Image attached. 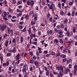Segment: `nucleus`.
<instances>
[{"instance_id":"nucleus-42","label":"nucleus","mask_w":77,"mask_h":77,"mask_svg":"<svg viewBox=\"0 0 77 77\" xmlns=\"http://www.w3.org/2000/svg\"><path fill=\"white\" fill-rule=\"evenodd\" d=\"M4 14L5 16V17H6V15H7V13H6V12H4Z\"/></svg>"},{"instance_id":"nucleus-11","label":"nucleus","mask_w":77,"mask_h":77,"mask_svg":"<svg viewBox=\"0 0 77 77\" xmlns=\"http://www.w3.org/2000/svg\"><path fill=\"white\" fill-rule=\"evenodd\" d=\"M54 42L55 43H56V44H57V43H59V41L57 39H55L54 40Z\"/></svg>"},{"instance_id":"nucleus-52","label":"nucleus","mask_w":77,"mask_h":77,"mask_svg":"<svg viewBox=\"0 0 77 77\" xmlns=\"http://www.w3.org/2000/svg\"><path fill=\"white\" fill-rule=\"evenodd\" d=\"M56 69H57L58 70H60V69L59 68V66H56Z\"/></svg>"},{"instance_id":"nucleus-16","label":"nucleus","mask_w":77,"mask_h":77,"mask_svg":"<svg viewBox=\"0 0 77 77\" xmlns=\"http://www.w3.org/2000/svg\"><path fill=\"white\" fill-rule=\"evenodd\" d=\"M23 36H21V37L20 42L21 43H23Z\"/></svg>"},{"instance_id":"nucleus-62","label":"nucleus","mask_w":77,"mask_h":77,"mask_svg":"<svg viewBox=\"0 0 77 77\" xmlns=\"http://www.w3.org/2000/svg\"><path fill=\"white\" fill-rule=\"evenodd\" d=\"M30 63H33V60H32L30 61Z\"/></svg>"},{"instance_id":"nucleus-15","label":"nucleus","mask_w":77,"mask_h":77,"mask_svg":"<svg viewBox=\"0 0 77 77\" xmlns=\"http://www.w3.org/2000/svg\"><path fill=\"white\" fill-rule=\"evenodd\" d=\"M1 30H2V31H4L5 30V26L4 25H3L2 27L1 28Z\"/></svg>"},{"instance_id":"nucleus-33","label":"nucleus","mask_w":77,"mask_h":77,"mask_svg":"<svg viewBox=\"0 0 77 77\" xmlns=\"http://www.w3.org/2000/svg\"><path fill=\"white\" fill-rule=\"evenodd\" d=\"M22 32H25L26 31V27H25L24 29L23 30H22Z\"/></svg>"},{"instance_id":"nucleus-1","label":"nucleus","mask_w":77,"mask_h":77,"mask_svg":"<svg viewBox=\"0 0 77 77\" xmlns=\"http://www.w3.org/2000/svg\"><path fill=\"white\" fill-rule=\"evenodd\" d=\"M27 71V64H25L23 67L22 69V72H25L26 73V71Z\"/></svg>"},{"instance_id":"nucleus-23","label":"nucleus","mask_w":77,"mask_h":77,"mask_svg":"<svg viewBox=\"0 0 77 77\" xmlns=\"http://www.w3.org/2000/svg\"><path fill=\"white\" fill-rule=\"evenodd\" d=\"M12 42H13V43H16V41L15 38L13 39V40H12Z\"/></svg>"},{"instance_id":"nucleus-55","label":"nucleus","mask_w":77,"mask_h":77,"mask_svg":"<svg viewBox=\"0 0 77 77\" xmlns=\"http://www.w3.org/2000/svg\"><path fill=\"white\" fill-rule=\"evenodd\" d=\"M66 61V58L63 59V62H65Z\"/></svg>"},{"instance_id":"nucleus-25","label":"nucleus","mask_w":77,"mask_h":77,"mask_svg":"<svg viewBox=\"0 0 77 77\" xmlns=\"http://www.w3.org/2000/svg\"><path fill=\"white\" fill-rule=\"evenodd\" d=\"M74 70H77V65H75L74 66Z\"/></svg>"},{"instance_id":"nucleus-48","label":"nucleus","mask_w":77,"mask_h":77,"mask_svg":"<svg viewBox=\"0 0 77 77\" xmlns=\"http://www.w3.org/2000/svg\"><path fill=\"white\" fill-rule=\"evenodd\" d=\"M21 3H22V2H21V1H19L18 3H17V4L18 5H20L21 4Z\"/></svg>"},{"instance_id":"nucleus-17","label":"nucleus","mask_w":77,"mask_h":77,"mask_svg":"<svg viewBox=\"0 0 77 77\" xmlns=\"http://www.w3.org/2000/svg\"><path fill=\"white\" fill-rule=\"evenodd\" d=\"M61 57L62 58H65L66 56L64 54H62L60 55Z\"/></svg>"},{"instance_id":"nucleus-34","label":"nucleus","mask_w":77,"mask_h":77,"mask_svg":"<svg viewBox=\"0 0 77 77\" xmlns=\"http://www.w3.org/2000/svg\"><path fill=\"white\" fill-rule=\"evenodd\" d=\"M67 36H70V34H69V32L67 31Z\"/></svg>"},{"instance_id":"nucleus-13","label":"nucleus","mask_w":77,"mask_h":77,"mask_svg":"<svg viewBox=\"0 0 77 77\" xmlns=\"http://www.w3.org/2000/svg\"><path fill=\"white\" fill-rule=\"evenodd\" d=\"M33 5H34V2L33 1H32L30 2V5L31 6H33Z\"/></svg>"},{"instance_id":"nucleus-61","label":"nucleus","mask_w":77,"mask_h":77,"mask_svg":"<svg viewBox=\"0 0 77 77\" xmlns=\"http://www.w3.org/2000/svg\"><path fill=\"white\" fill-rule=\"evenodd\" d=\"M49 33L50 34H52V33H53V31L50 30L49 31Z\"/></svg>"},{"instance_id":"nucleus-50","label":"nucleus","mask_w":77,"mask_h":77,"mask_svg":"<svg viewBox=\"0 0 77 77\" xmlns=\"http://www.w3.org/2000/svg\"><path fill=\"white\" fill-rule=\"evenodd\" d=\"M53 6H54L53 7H52V11L53 12V10H54V9H55V7L54 6V5H53Z\"/></svg>"},{"instance_id":"nucleus-47","label":"nucleus","mask_w":77,"mask_h":77,"mask_svg":"<svg viewBox=\"0 0 77 77\" xmlns=\"http://www.w3.org/2000/svg\"><path fill=\"white\" fill-rule=\"evenodd\" d=\"M31 29L30 28H29V30H28V31L29 32V33L30 34V33H31Z\"/></svg>"},{"instance_id":"nucleus-35","label":"nucleus","mask_w":77,"mask_h":77,"mask_svg":"<svg viewBox=\"0 0 77 77\" xmlns=\"http://www.w3.org/2000/svg\"><path fill=\"white\" fill-rule=\"evenodd\" d=\"M46 75H49V71H48V70H47L46 72Z\"/></svg>"},{"instance_id":"nucleus-5","label":"nucleus","mask_w":77,"mask_h":77,"mask_svg":"<svg viewBox=\"0 0 77 77\" xmlns=\"http://www.w3.org/2000/svg\"><path fill=\"white\" fill-rule=\"evenodd\" d=\"M34 64H35L37 67V68H38L39 67V65L38 64V62H36V61L34 62Z\"/></svg>"},{"instance_id":"nucleus-21","label":"nucleus","mask_w":77,"mask_h":77,"mask_svg":"<svg viewBox=\"0 0 77 77\" xmlns=\"http://www.w3.org/2000/svg\"><path fill=\"white\" fill-rule=\"evenodd\" d=\"M50 17V14H49V13H48L47 16V19H48Z\"/></svg>"},{"instance_id":"nucleus-64","label":"nucleus","mask_w":77,"mask_h":77,"mask_svg":"<svg viewBox=\"0 0 77 77\" xmlns=\"http://www.w3.org/2000/svg\"><path fill=\"white\" fill-rule=\"evenodd\" d=\"M74 38L75 39H77V35H76L75 36Z\"/></svg>"},{"instance_id":"nucleus-22","label":"nucleus","mask_w":77,"mask_h":77,"mask_svg":"<svg viewBox=\"0 0 77 77\" xmlns=\"http://www.w3.org/2000/svg\"><path fill=\"white\" fill-rule=\"evenodd\" d=\"M19 37L18 36H17L16 37V42H19Z\"/></svg>"},{"instance_id":"nucleus-41","label":"nucleus","mask_w":77,"mask_h":77,"mask_svg":"<svg viewBox=\"0 0 77 77\" xmlns=\"http://www.w3.org/2000/svg\"><path fill=\"white\" fill-rule=\"evenodd\" d=\"M41 69H39V71H40V74H42L43 73V72H42V71L41 70Z\"/></svg>"},{"instance_id":"nucleus-39","label":"nucleus","mask_w":77,"mask_h":77,"mask_svg":"<svg viewBox=\"0 0 77 77\" xmlns=\"http://www.w3.org/2000/svg\"><path fill=\"white\" fill-rule=\"evenodd\" d=\"M77 70H74V74L75 75H76V73L77 72Z\"/></svg>"},{"instance_id":"nucleus-63","label":"nucleus","mask_w":77,"mask_h":77,"mask_svg":"<svg viewBox=\"0 0 77 77\" xmlns=\"http://www.w3.org/2000/svg\"><path fill=\"white\" fill-rule=\"evenodd\" d=\"M29 54L31 56H33V53H32V52H29Z\"/></svg>"},{"instance_id":"nucleus-53","label":"nucleus","mask_w":77,"mask_h":77,"mask_svg":"<svg viewBox=\"0 0 77 77\" xmlns=\"http://www.w3.org/2000/svg\"><path fill=\"white\" fill-rule=\"evenodd\" d=\"M29 17V15H26L25 17V18H26V20L28 18V17Z\"/></svg>"},{"instance_id":"nucleus-56","label":"nucleus","mask_w":77,"mask_h":77,"mask_svg":"<svg viewBox=\"0 0 77 77\" xmlns=\"http://www.w3.org/2000/svg\"><path fill=\"white\" fill-rule=\"evenodd\" d=\"M27 4L28 5H30V1H29L27 2Z\"/></svg>"},{"instance_id":"nucleus-40","label":"nucleus","mask_w":77,"mask_h":77,"mask_svg":"<svg viewBox=\"0 0 77 77\" xmlns=\"http://www.w3.org/2000/svg\"><path fill=\"white\" fill-rule=\"evenodd\" d=\"M24 24V22H23V21L20 22L19 23V24L20 25H22V24Z\"/></svg>"},{"instance_id":"nucleus-29","label":"nucleus","mask_w":77,"mask_h":77,"mask_svg":"<svg viewBox=\"0 0 77 77\" xmlns=\"http://www.w3.org/2000/svg\"><path fill=\"white\" fill-rule=\"evenodd\" d=\"M63 36L64 35L63 34H60L58 36L60 38H62V37H63Z\"/></svg>"},{"instance_id":"nucleus-3","label":"nucleus","mask_w":77,"mask_h":77,"mask_svg":"<svg viewBox=\"0 0 77 77\" xmlns=\"http://www.w3.org/2000/svg\"><path fill=\"white\" fill-rule=\"evenodd\" d=\"M20 54H18L16 57V60H19V59H21V58L20 57Z\"/></svg>"},{"instance_id":"nucleus-27","label":"nucleus","mask_w":77,"mask_h":77,"mask_svg":"<svg viewBox=\"0 0 77 77\" xmlns=\"http://www.w3.org/2000/svg\"><path fill=\"white\" fill-rule=\"evenodd\" d=\"M3 18L5 21H6V20H8V19L7 18L3 16Z\"/></svg>"},{"instance_id":"nucleus-26","label":"nucleus","mask_w":77,"mask_h":77,"mask_svg":"<svg viewBox=\"0 0 77 77\" xmlns=\"http://www.w3.org/2000/svg\"><path fill=\"white\" fill-rule=\"evenodd\" d=\"M31 25L33 26V25H34V24H35V22H33V21H31Z\"/></svg>"},{"instance_id":"nucleus-31","label":"nucleus","mask_w":77,"mask_h":77,"mask_svg":"<svg viewBox=\"0 0 77 77\" xmlns=\"http://www.w3.org/2000/svg\"><path fill=\"white\" fill-rule=\"evenodd\" d=\"M67 73H68V72L67 71V70H66V69H65L64 74H67Z\"/></svg>"},{"instance_id":"nucleus-24","label":"nucleus","mask_w":77,"mask_h":77,"mask_svg":"<svg viewBox=\"0 0 77 77\" xmlns=\"http://www.w3.org/2000/svg\"><path fill=\"white\" fill-rule=\"evenodd\" d=\"M60 44H63V40H62V39H60Z\"/></svg>"},{"instance_id":"nucleus-32","label":"nucleus","mask_w":77,"mask_h":77,"mask_svg":"<svg viewBox=\"0 0 77 77\" xmlns=\"http://www.w3.org/2000/svg\"><path fill=\"white\" fill-rule=\"evenodd\" d=\"M8 33H9V32H10L12 29H10V28H9V27H8Z\"/></svg>"},{"instance_id":"nucleus-37","label":"nucleus","mask_w":77,"mask_h":77,"mask_svg":"<svg viewBox=\"0 0 77 77\" xmlns=\"http://www.w3.org/2000/svg\"><path fill=\"white\" fill-rule=\"evenodd\" d=\"M75 13V11H73L72 13V16H74Z\"/></svg>"},{"instance_id":"nucleus-45","label":"nucleus","mask_w":77,"mask_h":77,"mask_svg":"<svg viewBox=\"0 0 77 77\" xmlns=\"http://www.w3.org/2000/svg\"><path fill=\"white\" fill-rule=\"evenodd\" d=\"M69 68H72V65L71 64H69Z\"/></svg>"},{"instance_id":"nucleus-44","label":"nucleus","mask_w":77,"mask_h":77,"mask_svg":"<svg viewBox=\"0 0 77 77\" xmlns=\"http://www.w3.org/2000/svg\"><path fill=\"white\" fill-rule=\"evenodd\" d=\"M32 44H34V45H35L37 46L38 45V44H37V42H33Z\"/></svg>"},{"instance_id":"nucleus-12","label":"nucleus","mask_w":77,"mask_h":77,"mask_svg":"<svg viewBox=\"0 0 77 77\" xmlns=\"http://www.w3.org/2000/svg\"><path fill=\"white\" fill-rule=\"evenodd\" d=\"M8 42H9L8 41H7L6 42L5 45L6 47H8Z\"/></svg>"},{"instance_id":"nucleus-10","label":"nucleus","mask_w":77,"mask_h":77,"mask_svg":"<svg viewBox=\"0 0 77 77\" xmlns=\"http://www.w3.org/2000/svg\"><path fill=\"white\" fill-rule=\"evenodd\" d=\"M60 56V53L58 52V53L56 54V57H59V56Z\"/></svg>"},{"instance_id":"nucleus-59","label":"nucleus","mask_w":77,"mask_h":77,"mask_svg":"<svg viewBox=\"0 0 77 77\" xmlns=\"http://www.w3.org/2000/svg\"><path fill=\"white\" fill-rule=\"evenodd\" d=\"M36 54L37 56H39V52H36Z\"/></svg>"},{"instance_id":"nucleus-49","label":"nucleus","mask_w":77,"mask_h":77,"mask_svg":"<svg viewBox=\"0 0 77 77\" xmlns=\"http://www.w3.org/2000/svg\"><path fill=\"white\" fill-rule=\"evenodd\" d=\"M62 33H63V32L62 31H60L59 32V35H62Z\"/></svg>"},{"instance_id":"nucleus-19","label":"nucleus","mask_w":77,"mask_h":77,"mask_svg":"<svg viewBox=\"0 0 77 77\" xmlns=\"http://www.w3.org/2000/svg\"><path fill=\"white\" fill-rule=\"evenodd\" d=\"M53 5H54L52 4L50 6V7H49L50 9H53V8L54 7Z\"/></svg>"},{"instance_id":"nucleus-46","label":"nucleus","mask_w":77,"mask_h":77,"mask_svg":"<svg viewBox=\"0 0 77 77\" xmlns=\"http://www.w3.org/2000/svg\"><path fill=\"white\" fill-rule=\"evenodd\" d=\"M53 74H54V75H55L56 74H57V72H53Z\"/></svg>"},{"instance_id":"nucleus-57","label":"nucleus","mask_w":77,"mask_h":77,"mask_svg":"<svg viewBox=\"0 0 77 77\" xmlns=\"http://www.w3.org/2000/svg\"><path fill=\"white\" fill-rule=\"evenodd\" d=\"M18 8L20 9H21V8H22V6H18Z\"/></svg>"},{"instance_id":"nucleus-6","label":"nucleus","mask_w":77,"mask_h":77,"mask_svg":"<svg viewBox=\"0 0 77 77\" xmlns=\"http://www.w3.org/2000/svg\"><path fill=\"white\" fill-rule=\"evenodd\" d=\"M59 67L60 68V69H61L62 72H63V67H62V66L61 65L60 66H59Z\"/></svg>"},{"instance_id":"nucleus-51","label":"nucleus","mask_w":77,"mask_h":77,"mask_svg":"<svg viewBox=\"0 0 77 77\" xmlns=\"http://www.w3.org/2000/svg\"><path fill=\"white\" fill-rule=\"evenodd\" d=\"M75 29L76 28L75 27L73 29V32L74 33H75Z\"/></svg>"},{"instance_id":"nucleus-58","label":"nucleus","mask_w":77,"mask_h":77,"mask_svg":"<svg viewBox=\"0 0 77 77\" xmlns=\"http://www.w3.org/2000/svg\"><path fill=\"white\" fill-rule=\"evenodd\" d=\"M69 5H73V4H72V2H70L69 3Z\"/></svg>"},{"instance_id":"nucleus-28","label":"nucleus","mask_w":77,"mask_h":77,"mask_svg":"<svg viewBox=\"0 0 77 77\" xmlns=\"http://www.w3.org/2000/svg\"><path fill=\"white\" fill-rule=\"evenodd\" d=\"M52 53L51 54H50L52 55L53 56H55V53L54 52H51Z\"/></svg>"},{"instance_id":"nucleus-20","label":"nucleus","mask_w":77,"mask_h":77,"mask_svg":"<svg viewBox=\"0 0 77 77\" xmlns=\"http://www.w3.org/2000/svg\"><path fill=\"white\" fill-rule=\"evenodd\" d=\"M60 14L61 15H64L65 14L63 12V11H60Z\"/></svg>"},{"instance_id":"nucleus-36","label":"nucleus","mask_w":77,"mask_h":77,"mask_svg":"<svg viewBox=\"0 0 77 77\" xmlns=\"http://www.w3.org/2000/svg\"><path fill=\"white\" fill-rule=\"evenodd\" d=\"M7 56L9 57L11 56V53H8L7 54Z\"/></svg>"},{"instance_id":"nucleus-9","label":"nucleus","mask_w":77,"mask_h":77,"mask_svg":"<svg viewBox=\"0 0 77 77\" xmlns=\"http://www.w3.org/2000/svg\"><path fill=\"white\" fill-rule=\"evenodd\" d=\"M68 23V19H65L63 22V24H66Z\"/></svg>"},{"instance_id":"nucleus-43","label":"nucleus","mask_w":77,"mask_h":77,"mask_svg":"<svg viewBox=\"0 0 77 77\" xmlns=\"http://www.w3.org/2000/svg\"><path fill=\"white\" fill-rule=\"evenodd\" d=\"M50 77H54V76H53V74L51 73L50 74Z\"/></svg>"},{"instance_id":"nucleus-18","label":"nucleus","mask_w":77,"mask_h":77,"mask_svg":"<svg viewBox=\"0 0 77 77\" xmlns=\"http://www.w3.org/2000/svg\"><path fill=\"white\" fill-rule=\"evenodd\" d=\"M58 8H60V9H61L62 8V7L61 6V4L60 2L58 3Z\"/></svg>"},{"instance_id":"nucleus-2","label":"nucleus","mask_w":77,"mask_h":77,"mask_svg":"<svg viewBox=\"0 0 77 77\" xmlns=\"http://www.w3.org/2000/svg\"><path fill=\"white\" fill-rule=\"evenodd\" d=\"M17 50H16V48L15 47H14L13 48V50H9L8 51L11 53H15Z\"/></svg>"},{"instance_id":"nucleus-54","label":"nucleus","mask_w":77,"mask_h":77,"mask_svg":"<svg viewBox=\"0 0 77 77\" xmlns=\"http://www.w3.org/2000/svg\"><path fill=\"white\" fill-rule=\"evenodd\" d=\"M4 3L5 4V5L6 6H7V2H6V1H4Z\"/></svg>"},{"instance_id":"nucleus-60","label":"nucleus","mask_w":77,"mask_h":77,"mask_svg":"<svg viewBox=\"0 0 77 77\" xmlns=\"http://www.w3.org/2000/svg\"><path fill=\"white\" fill-rule=\"evenodd\" d=\"M67 15L68 16H71V13L70 12H68Z\"/></svg>"},{"instance_id":"nucleus-8","label":"nucleus","mask_w":77,"mask_h":77,"mask_svg":"<svg viewBox=\"0 0 77 77\" xmlns=\"http://www.w3.org/2000/svg\"><path fill=\"white\" fill-rule=\"evenodd\" d=\"M38 17V15H37V14H36L35 16L34 19L35 20V21H36L37 20V17Z\"/></svg>"},{"instance_id":"nucleus-14","label":"nucleus","mask_w":77,"mask_h":77,"mask_svg":"<svg viewBox=\"0 0 77 77\" xmlns=\"http://www.w3.org/2000/svg\"><path fill=\"white\" fill-rule=\"evenodd\" d=\"M23 27H24V26H22L19 25L18 26L19 29H20V30H21V29H22L23 28Z\"/></svg>"},{"instance_id":"nucleus-4","label":"nucleus","mask_w":77,"mask_h":77,"mask_svg":"<svg viewBox=\"0 0 77 77\" xmlns=\"http://www.w3.org/2000/svg\"><path fill=\"white\" fill-rule=\"evenodd\" d=\"M63 75V74L61 72V71H60V73H58L57 75V77H60V76L62 77Z\"/></svg>"},{"instance_id":"nucleus-38","label":"nucleus","mask_w":77,"mask_h":77,"mask_svg":"<svg viewBox=\"0 0 77 77\" xmlns=\"http://www.w3.org/2000/svg\"><path fill=\"white\" fill-rule=\"evenodd\" d=\"M54 31L56 32V33H59V31L57 30V29H54Z\"/></svg>"},{"instance_id":"nucleus-7","label":"nucleus","mask_w":77,"mask_h":77,"mask_svg":"<svg viewBox=\"0 0 77 77\" xmlns=\"http://www.w3.org/2000/svg\"><path fill=\"white\" fill-rule=\"evenodd\" d=\"M6 64L7 66H8L9 65V59H8L7 60Z\"/></svg>"},{"instance_id":"nucleus-30","label":"nucleus","mask_w":77,"mask_h":77,"mask_svg":"<svg viewBox=\"0 0 77 77\" xmlns=\"http://www.w3.org/2000/svg\"><path fill=\"white\" fill-rule=\"evenodd\" d=\"M13 2V3L15 4V3H17V2H16V0H11Z\"/></svg>"}]
</instances>
